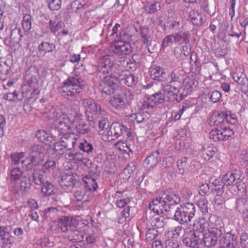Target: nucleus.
<instances>
[{
	"mask_svg": "<svg viewBox=\"0 0 248 248\" xmlns=\"http://www.w3.org/2000/svg\"><path fill=\"white\" fill-rule=\"evenodd\" d=\"M49 24L51 32L53 33L60 30L64 25L63 22L61 21L55 22L51 20L49 21Z\"/></svg>",
	"mask_w": 248,
	"mask_h": 248,
	"instance_id": "nucleus-58",
	"label": "nucleus"
},
{
	"mask_svg": "<svg viewBox=\"0 0 248 248\" xmlns=\"http://www.w3.org/2000/svg\"><path fill=\"white\" fill-rule=\"evenodd\" d=\"M23 175V171L18 168H13L11 171V176L12 180L16 181L18 180Z\"/></svg>",
	"mask_w": 248,
	"mask_h": 248,
	"instance_id": "nucleus-64",
	"label": "nucleus"
},
{
	"mask_svg": "<svg viewBox=\"0 0 248 248\" xmlns=\"http://www.w3.org/2000/svg\"><path fill=\"white\" fill-rule=\"evenodd\" d=\"M31 182L30 177L22 178L20 182V188L22 191H28L31 187Z\"/></svg>",
	"mask_w": 248,
	"mask_h": 248,
	"instance_id": "nucleus-59",
	"label": "nucleus"
},
{
	"mask_svg": "<svg viewBox=\"0 0 248 248\" xmlns=\"http://www.w3.org/2000/svg\"><path fill=\"white\" fill-rule=\"evenodd\" d=\"M124 80V84L129 87L135 85L138 82V78L136 77L134 74L130 73L129 72H128Z\"/></svg>",
	"mask_w": 248,
	"mask_h": 248,
	"instance_id": "nucleus-52",
	"label": "nucleus"
},
{
	"mask_svg": "<svg viewBox=\"0 0 248 248\" xmlns=\"http://www.w3.org/2000/svg\"><path fill=\"white\" fill-rule=\"evenodd\" d=\"M48 2V6L51 10H58L62 4L61 0H46Z\"/></svg>",
	"mask_w": 248,
	"mask_h": 248,
	"instance_id": "nucleus-61",
	"label": "nucleus"
},
{
	"mask_svg": "<svg viewBox=\"0 0 248 248\" xmlns=\"http://www.w3.org/2000/svg\"><path fill=\"white\" fill-rule=\"evenodd\" d=\"M218 128L221 141H225L229 139L234 134L232 130L228 125H225Z\"/></svg>",
	"mask_w": 248,
	"mask_h": 248,
	"instance_id": "nucleus-33",
	"label": "nucleus"
},
{
	"mask_svg": "<svg viewBox=\"0 0 248 248\" xmlns=\"http://www.w3.org/2000/svg\"><path fill=\"white\" fill-rule=\"evenodd\" d=\"M107 139L108 141L113 140L122 136L130 138L131 132L124 125L119 123H113L110 126L107 133Z\"/></svg>",
	"mask_w": 248,
	"mask_h": 248,
	"instance_id": "nucleus-5",
	"label": "nucleus"
},
{
	"mask_svg": "<svg viewBox=\"0 0 248 248\" xmlns=\"http://www.w3.org/2000/svg\"><path fill=\"white\" fill-rule=\"evenodd\" d=\"M82 104L87 112L92 114V118L99 119L100 116H104L106 113L104 109L101 108V106L97 104L91 98L84 99L82 100Z\"/></svg>",
	"mask_w": 248,
	"mask_h": 248,
	"instance_id": "nucleus-7",
	"label": "nucleus"
},
{
	"mask_svg": "<svg viewBox=\"0 0 248 248\" xmlns=\"http://www.w3.org/2000/svg\"><path fill=\"white\" fill-rule=\"evenodd\" d=\"M58 227L61 230L62 232H65L67 231L70 227L69 220L68 217L62 216V217L58 221Z\"/></svg>",
	"mask_w": 248,
	"mask_h": 248,
	"instance_id": "nucleus-42",
	"label": "nucleus"
},
{
	"mask_svg": "<svg viewBox=\"0 0 248 248\" xmlns=\"http://www.w3.org/2000/svg\"><path fill=\"white\" fill-rule=\"evenodd\" d=\"M149 71L151 78L159 82L166 81L169 77L165 69L160 66H151Z\"/></svg>",
	"mask_w": 248,
	"mask_h": 248,
	"instance_id": "nucleus-13",
	"label": "nucleus"
},
{
	"mask_svg": "<svg viewBox=\"0 0 248 248\" xmlns=\"http://www.w3.org/2000/svg\"><path fill=\"white\" fill-rule=\"evenodd\" d=\"M64 232L66 233L65 237L70 241H80L83 237L82 231L78 229H69Z\"/></svg>",
	"mask_w": 248,
	"mask_h": 248,
	"instance_id": "nucleus-19",
	"label": "nucleus"
},
{
	"mask_svg": "<svg viewBox=\"0 0 248 248\" xmlns=\"http://www.w3.org/2000/svg\"><path fill=\"white\" fill-rule=\"evenodd\" d=\"M59 140L55 142L53 150L55 153L58 155H62L64 153V150L66 149L63 144L61 142L60 139Z\"/></svg>",
	"mask_w": 248,
	"mask_h": 248,
	"instance_id": "nucleus-60",
	"label": "nucleus"
},
{
	"mask_svg": "<svg viewBox=\"0 0 248 248\" xmlns=\"http://www.w3.org/2000/svg\"><path fill=\"white\" fill-rule=\"evenodd\" d=\"M180 198L173 192L166 191L160 197L154 199L149 204V208L158 215L169 212L180 202Z\"/></svg>",
	"mask_w": 248,
	"mask_h": 248,
	"instance_id": "nucleus-1",
	"label": "nucleus"
},
{
	"mask_svg": "<svg viewBox=\"0 0 248 248\" xmlns=\"http://www.w3.org/2000/svg\"><path fill=\"white\" fill-rule=\"evenodd\" d=\"M222 234V231L219 228L213 227L209 229L205 232L203 244L208 248L215 247Z\"/></svg>",
	"mask_w": 248,
	"mask_h": 248,
	"instance_id": "nucleus-8",
	"label": "nucleus"
},
{
	"mask_svg": "<svg viewBox=\"0 0 248 248\" xmlns=\"http://www.w3.org/2000/svg\"><path fill=\"white\" fill-rule=\"evenodd\" d=\"M210 182L212 184L211 190L213 192H216L217 193H223L224 192L223 188L225 183L222 178H218L214 179H210Z\"/></svg>",
	"mask_w": 248,
	"mask_h": 248,
	"instance_id": "nucleus-24",
	"label": "nucleus"
},
{
	"mask_svg": "<svg viewBox=\"0 0 248 248\" xmlns=\"http://www.w3.org/2000/svg\"><path fill=\"white\" fill-rule=\"evenodd\" d=\"M239 176L238 174H236V171L235 172L229 171L222 178L224 183L227 186H232L234 185L233 183L237 181V178Z\"/></svg>",
	"mask_w": 248,
	"mask_h": 248,
	"instance_id": "nucleus-30",
	"label": "nucleus"
},
{
	"mask_svg": "<svg viewBox=\"0 0 248 248\" xmlns=\"http://www.w3.org/2000/svg\"><path fill=\"white\" fill-rule=\"evenodd\" d=\"M162 90L167 95L168 101H176L180 102L188 94L178 86H172L170 85L162 86Z\"/></svg>",
	"mask_w": 248,
	"mask_h": 248,
	"instance_id": "nucleus-6",
	"label": "nucleus"
},
{
	"mask_svg": "<svg viewBox=\"0 0 248 248\" xmlns=\"http://www.w3.org/2000/svg\"><path fill=\"white\" fill-rule=\"evenodd\" d=\"M174 38V42H179L183 40L185 43L188 42L189 41V35L188 32H184L182 31H178L175 34L173 35Z\"/></svg>",
	"mask_w": 248,
	"mask_h": 248,
	"instance_id": "nucleus-45",
	"label": "nucleus"
},
{
	"mask_svg": "<svg viewBox=\"0 0 248 248\" xmlns=\"http://www.w3.org/2000/svg\"><path fill=\"white\" fill-rule=\"evenodd\" d=\"M98 71L104 74H109L111 76L116 70L114 62L108 55L104 56L100 58L97 66Z\"/></svg>",
	"mask_w": 248,
	"mask_h": 248,
	"instance_id": "nucleus-9",
	"label": "nucleus"
},
{
	"mask_svg": "<svg viewBox=\"0 0 248 248\" xmlns=\"http://www.w3.org/2000/svg\"><path fill=\"white\" fill-rule=\"evenodd\" d=\"M196 214V207L192 203L181 204L175 210L173 219L181 225L190 222Z\"/></svg>",
	"mask_w": 248,
	"mask_h": 248,
	"instance_id": "nucleus-4",
	"label": "nucleus"
},
{
	"mask_svg": "<svg viewBox=\"0 0 248 248\" xmlns=\"http://www.w3.org/2000/svg\"><path fill=\"white\" fill-rule=\"evenodd\" d=\"M76 132L80 134H85L90 131L89 125L84 122H80L75 126Z\"/></svg>",
	"mask_w": 248,
	"mask_h": 248,
	"instance_id": "nucleus-43",
	"label": "nucleus"
},
{
	"mask_svg": "<svg viewBox=\"0 0 248 248\" xmlns=\"http://www.w3.org/2000/svg\"><path fill=\"white\" fill-rule=\"evenodd\" d=\"M234 80L241 86H246L248 84V78L244 74H235L233 76Z\"/></svg>",
	"mask_w": 248,
	"mask_h": 248,
	"instance_id": "nucleus-50",
	"label": "nucleus"
},
{
	"mask_svg": "<svg viewBox=\"0 0 248 248\" xmlns=\"http://www.w3.org/2000/svg\"><path fill=\"white\" fill-rule=\"evenodd\" d=\"M25 156V153L23 152L16 153L11 155V159L12 162L15 165L19 164L21 163L22 159Z\"/></svg>",
	"mask_w": 248,
	"mask_h": 248,
	"instance_id": "nucleus-62",
	"label": "nucleus"
},
{
	"mask_svg": "<svg viewBox=\"0 0 248 248\" xmlns=\"http://www.w3.org/2000/svg\"><path fill=\"white\" fill-rule=\"evenodd\" d=\"M159 215H155L152 217L150 220V223L152 227L157 229H162L166 225V221L162 216H159Z\"/></svg>",
	"mask_w": 248,
	"mask_h": 248,
	"instance_id": "nucleus-29",
	"label": "nucleus"
},
{
	"mask_svg": "<svg viewBox=\"0 0 248 248\" xmlns=\"http://www.w3.org/2000/svg\"><path fill=\"white\" fill-rule=\"evenodd\" d=\"M56 48V46L54 44L47 42H42L38 47V50L40 53L44 52L45 53L55 51Z\"/></svg>",
	"mask_w": 248,
	"mask_h": 248,
	"instance_id": "nucleus-31",
	"label": "nucleus"
},
{
	"mask_svg": "<svg viewBox=\"0 0 248 248\" xmlns=\"http://www.w3.org/2000/svg\"><path fill=\"white\" fill-rule=\"evenodd\" d=\"M118 87L117 83L114 81L111 76L104 77L99 84V89L107 95L113 93Z\"/></svg>",
	"mask_w": 248,
	"mask_h": 248,
	"instance_id": "nucleus-10",
	"label": "nucleus"
},
{
	"mask_svg": "<svg viewBox=\"0 0 248 248\" xmlns=\"http://www.w3.org/2000/svg\"><path fill=\"white\" fill-rule=\"evenodd\" d=\"M150 97L155 105V104H161L165 101H168L167 95L162 90L152 94Z\"/></svg>",
	"mask_w": 248,
	"mask_h": 248,
	"instance_id": "nucleus-34",
	"label": "nucleus"
},
{
	"mask_svg": "<svg viewBox=\"0 0 248 248\" xmlns=\"http://www.w3.org/2000/svg\"><path fill=\"white\" fill-rule=\"evenodd\" d=\"M144 9L148 14H155L160 10L161 4L158 1H154L153 3H148L145 6Z\"/></svg>",
	"mask_w": 248,
	"mask_h": 248,
	"instance_id": "nucleus-40",
	"label": "nucleus"
},
{
	"mask_svg": "<svg viewBox=\"0 0 248 248\" xmlns=\"http://www.w3.org/2000/svg\"><path fill=\"white\" fill-rule=\"evenodd\" d=\"M218 239L220 248H236L238 244V237L235 234L228 232Z\"/></svg>",
	"mask_w": 248,
	"mask_h": 248,
	"instance_id": "nucleus-11",
	"label": "nucleus"
},
{
	"mask_svg": "<svg viewBox=\"0 0 248 248\" xmlns=\"http://www.w3.org/2000/svg\"><path fill=\"white\" fill-rule=\"evenodd\" d=\"M167 27L171 31H176L181 28L182 24L177 17L168 16L166 20Z\"/></svg>",
	"mask_w": 248,
	"mask_h": 248,
	"instance_id": "nucleus-22",
	"label": "nucleus"
},
{
	"mask_svg": "<svg viewBox=\"0 0 248 248\" xmlns=\"http://www.w3.org/2000/svg\"><path fill=\"white\" fill-rule=\"evenodd\" d=\"M205 232L200 230H194L192 234V236L202 245L204 237Z\"/></svg>",
	"mask_w": 248,
	"mask_h": 248,
	"instance_id": "nucleus-63",
	"label": "nucleus"
},
{
	"mask_svg": "<svg viewBox=\"0 0 248 248\" xmlns=\"http://www.w3.org/2000/svg\"><path fill=\"white\" fill-rule=\"evenodd\" d=\"M170 80L169 84L167 85H170L172 86H180L182 81V76L179 71H173L170 75Z\"/></svg>",
	"mask_w": 248,
	"mask_h": 248,
	"instance_id": "nucleus-36",
	"label": "nucleus"
},
{
	"mask_svg": "<svg viewBox=\"0 0 248 248\" xmlns=\"http://www.w3.org/2000/svg\"><path fill=\"white\" fill-rule=\"evenodd\" d=\"M183 242L186 246L192 248H199L200 245H201L192 236L191 237H186L183 239Z\"/></svg>",
	"mask_w": 248,
	"mask_h": 248,
	"instance_id": "nucleus-51",
	"label": "nucleus"
},
{
	"mask_svg": "<svg viewBox=\"0 0 248 248\" xmlns=\"http://www.w3.org/2000/svg\"><path fill=\"white\" fill-rule=\"evenodd\" d=\"M45 148L42 144H34L30 148V155L44 157Z\"/></svg>",
	"mask_w": 248,
	"mask_h": 248,
	"instance_id": "nucleus-38",
	"label": "nucleus"
},
{
	"mask_svg": "<svg viewBox=\"0 0 248 248\" xmlns=\"http://www.w3.org/2000/svg\"><path fill=\"white\" fill-rule=\"evenodd\" d=\"M0 237L4 245H12L14 241L12 240L11 233L5 226H0Z\"/></svg>",
	"mask_w": 248,
	"mask_h": 248,
	"instance_id": "nucleus-25",
	"label": "nucleus"
},
{
	"mask_svg": "<svg viewBox=\"0 0 248 248\" xmlns=\"http://www.w3.org/2000/svg\"><path fill=\"white\" fill-rule=\"evenodd\" d=\"M111 50L115 54L121 56L129 55L132 51V47L128 43L118 41L111 46Z\"/></svg>",
	"mask_w": 248,
	"mask_h": 248,
	"instance_id": "nucleus-12",
	"label": "nucleus"
},
{
	"mask_svg": "<svg viewBox=\"0 0 248 248\" xmlns=\"http://www.w3.org/2000/svg\"><path fill=\"white\" fill-rule=\"evenodd\" d=\"M195 83V79L193 77L187 76L183 80L182 85L179 88L188 94L192 92Z\"/></svg>",
	"mask_w": 248,
	"mask_h": 248,
	"instance_id": "nucleus-21",
	"label": "nucleus"
},
{
	"mask_svg": "<svg viewBox=\"0 0 248 248\" xmlns=\"http://www.w3.org/2000/svg\"><path fill=\"white\" fill-rule=\"evenodd\" d=\"M189 17L192 23L197 26L201 25L206 19L204 15L196 10H192L189 13Z\"/></svg>",
	"mask_w": 248,
	"mask_h": 248,
	"instance_id": "nucleus-23",
	"label": "nucleus"
},
{
	"mask_svg": "<svg viewBox=\"0 0 248 248\" xmlns=\"http://www.w3.org/2000/svg\"><path fill=\"white\" fill-rule=\"evenodd\" d=\"M202 156L205 160H209L215 155V152L211 147L207 146V147H203L202 152Z\"/></svg>",
	"mask_w": 248,
	"mask_h": 248,
	"instance_id": "nucleus-54",
	"label": "nucleus"
},
{
	"mask_svg": "<svg viewBox=\"0 0 248 248\" xmlns=\"http://www.w3.org/2000/svg\"><path fill=\"white\" fill-rule=\"evenodd\" d=\"M236 208L239 212L244 211L248 209V199L243 198H239L236 201Z\"/></svg>",
	"mask_w": 248,
	"mask_h": 248,
	"instance_id": "nucleus-46",
	"label": "nucleus"
},
{
	"mask_svg": "<svg viewBox=\"0 0 248 248\" xmlns=\"http://www.w3.org/2000/svg\"><path fill=\"white\" fill-rule=\"evenodd\" d=\"M59 137H60L58 134L57 135L56 132L53 130L51 131V134H49L46 136V139L44 140L43 143H44L45 144L49 145L51 143L53 142L55 143L56 141L58 140Z\"/></svg>",
	"mask_w": 248,
	"mask_h": 248,
	"instance_id": "nucleus-57",
	"label": "nucleus"
},
{
	"mask_svg": "<svg viewBox=\"0 0 248 248\" xmlns=\"http://www.w3.org/2000/svg\"><path fill=\"white\" fill-rule=\"evenodd\" d=\"M23 35L21 33V29L16 26L11 30L10 39L16 42H19L21 40Z\"/></svg>",
	"mask_w": 248,
	"mask_h": 248,
	"instance_id": "nucleus-44",
	"label": "nucleus"
},
{
	"mask_svg": "<svg viewBox=\"0 0 248 248\" xmlns=\"http://www.w3.org/2000/svg\"><path fill=\"white\" fill-rule=\"evenodd\" d=\"M50 108L46 109L44 113L47 114V117L49 119H55L57 121L55 122V128L54 131L56 132L58 131V135L61 136L65 132L69 131L71 129V126L74 122L72 121L69 116L64 114H60L56 111L55 109L52 106H49Z\"/></svg>",
	"mask_w": 248,
	"mask_h": 248,
	"instance_id": "nucleus-3",
	"label": "nucleus"
},
{
	"mask_svg": "<svg viewBox=\"0 0 248 248\" xmlns=\"http://www.w3.org/2000/svg\"><path fill=\"white\" fill-rule=\"evenodd\" d=\"M25 78L31 87L34 86V85L37 82V79L36 77L31 74V68H28L26 71Z\"/></svg>",
	"mask_w": 248,
	"mask_h": 248,
	"instance_id": "nucleus-53",
	"label": "nucleus"
},
{
	"mask_svg": "<svg viewBox=\"0 0 248 248\" xmlns=\"http://www.w3.org/2000/svg\"><path fill=\"white\" fill-rule=\"evenodd\" d=\"M59 139H60L67 150H72L75 149L77 139L73 135H62V137H59Z\"/></svg>",
	"mask_w": 248,
	"mask_h": 248,
	"instance_id": "nucleus-18",
	"label": "nucleus"
},
{
	"mask_svg": "<svg viewBox=\"0 0 248 248\" xmlns=\"http://www.w3.org/2000/svg\"><path fill=\"white\" fill-rule=\"evenodd\" d=\"M235 191H242L243 192L246 188V184L243 182V180L241 179L240 177L239 176L237 178L236 183L234 184L232 186Z\"/></svg>",
	"mask_w": 248,
	"mask_h": 248,
	"instance_id": "nucleus-55",
	"label": "nucleus"
},
{
	"mask_svg": "<svg viewBox=\"0 0 248 248\" xmlns=\"http://www.w3.org/2000/svg\"><path fill=\"white\" fill-rule=\"evenodd\" d=\"M56 167V162L53 159H48L42 166L41 170L45 173L53 170Z\"/></svg>",
	"mask_w": 248,
	"mask_h": 248,
	"instance_id": "nucleus-49",
	"label": "nucleus"
},
{
	"mask_svg": "<svg viewBox=\"0 0 248 248\" xmlns=\"http://www.w3.org/2000/svg\"><path fill=\"white\" fill-rule=\"evenodd\" d=\"M46 174L41 169H36L33 171L32 177L35 185H41L45 181Z\"/></svg>",
	"mask_w": 248,
	"mask_h": 248,
	"instance_id": "nucleus-28",
	"label": "nucleus"
},
{
	"mask_svg": "<svg viewBox=\"0 0 248 248\" xmlns=\"http://www.w3.org/2000/svg\"><path fill=\"white\" fill-rule=\"evenodd\" d=\"M88 171L92 175L93 177H98L100 174V171L98 170V167L96 163L91 161V164L87 168Z\"/></svg>",
	"mask_w": 248,
	"mask_h": 248,
	"instance_id": "nucleus-56",
	"label": "nucleus"
},
{
	"mask_svg": "<svg viewBox=\"0 0 248 248\" xmlns=\"http://www.w3.org/2000/svg\"><path fill=\"white\" fill-rule=\"evenodd\" d=\"M150 117V113L147 111L134 113L131 115V117L138 124L147 121Z\"/></svg>",
	"mask_w": 248,
	"mask_h": 248,
	"instance_id": "nucleus-32",
	"label": "nucleus"
},
{
	"mask_svg": "<svg viewBox=\"0 0 248 248\" xmlns=\"http://www.w3.org/2000/svg\"><path fill=\"white\" fill-rule=\"evenodd\" d=\"M109 103L117 109H120L124 108L125 105L127 103V100L125 94L122 93L116 94L113 97L109 100Z\"/></svg>",
	"mask_w": 248,
	"mask_h": 248,
	"instance_id": "nucleus-17",
	"label": "nucleus"
},
{
	"mask_svg": "<svg viewBox=\"0 0 248 248\" xmlns=\"http://www.w3.org/2000/svg\"><path fill=\"white\" fill-rule=\"evenodd\" d=\"M225 112L217 111L214 112L210 117L209 124L212 126L221 127L225 126Z\"/></svg>",
	"mask_w": 248,
	"mask_h": 248,
	"instance_id": "nucleus-15",
	"label": "nucleus"
},
{
	"mask_svg": "<svg viewBox=\"0 0 248 248\" xmlns=\"http://www.w3.org/2000/svg\"><path fill=\"white\" fill-rule=\"evenodd\" d=\"M77 182L76 179L72 172L64 173L61 177L60 185L61 186L71 187L74 186Z\"/></svg>",
	"mask_w": 248,
	"mask_h": 248,
	"instance_id": "nucleus-20",
	"label": "nucleus"
},
{
	"mask_svg": "<svg viewBox=\"0 0 248 248\" xmlns=\"http://www.w3.org/2000/svg\"><path fill=\"white\" fill-rule=\"evenodd\" d=\"M100 116L101 119L98 121V133L99 135H103L109 127V123L107 119L103 117L104 116Z\"/></svg>",
	"mask_w": 248,
	"mask_h": 248,
	"instance_id": "nucleus-41",
	"label": "nucleus"
},
{
	"mask_svg": "<svg viewBox=\"0 0 248 248\" xmlns=\"http://www.w3.org/2000/svg\"><path fill=\"white\" fill-rule=\"evenodd\" d=\"M130 202L128 198L121 199L116 202V205L119 208H123L121 212V216L119 218V222H123L130 216V206L128 205Z\"/></svg>",
	"mask_w": 248,
	"mask_h": 248,
	"instance_id": "nucleus-14",
	"label": "nucleus"
},
{
	"mask_svg": "<svg viewBox=\"0 0 248 248\" xmlns=\"http://www.w3.org/2000/svg\"><path fill=\"white\" fill-rule=\"evenodd\" d=\"M31 16L29 14H26L23 16L22 26L26 35H28L31 29Z\"/></svg>",
	"mask_w": 248,
	"mask_h": 248,
	"instance_id": "nucleus-37",
	"label": "nucleus"
},
{
	"mask_svg": "<svg viewBox=\"0 0 248 248\" xmlns=\"http://www.w3.org/2000/svg\"><path fill=\"white\" fill-rule=\"evenodd\" d=\"M160 157L159 152L156 150L149 155L144 161V166L148 170L154 168L157 164Z\"/></svg>",
	"mask_w": 248,
	"mask_h": 248,
	"instance_id": "nucleus-16",
	"label": "nucleus"
},
{
	"mask_svg": "<svg viewBox=\"0 0 248 248\" xmlns=\"http://www.w3.org/2000/svg\"><path fill=\"white\" fill-rule=\"evenodd\" d=\"M128 72L127 71H116L115 70L111 77L117 84L118 83L124 84V80H125L124 79L126 78V76H127Z\"/></svg>",
	"mask_w": 248,
	"mask_h": 248,
	"instance_id": "nucleus-39",
	"label": "nucleus"
},
{
	"mask_svg": "<svg viewBox=\"0 0 248 248\" xmlns=\"http://www.w3.org/2000/svg\"><path fill=\"white\" fill-rule=\"evenodd\" d=\"M131 140H125L124 141H119L116 144L115 146L120 151L129 155V153L133 152L134 146L131 144Z\"/></svg>",
	"mask_w": 248,
	"mask_h": 248,
	"instance_id": "nucleus-26",
	"label": "nucleus"
},
{
	"mask_svg": "<svg viewBox=\"0 0 248 248\" xmlns=\"http://www.w3.org/2000/svg\"><path fill=\"white\" fill-rule=\"evenodd\" d=\"M96 178L94 177H92L91 176L85 177L83 179V181L85 184V187L88 188L90 191H95L98 187L97 184L95 181Z\"/></svg>",
	"mask_w": 248,
	"mask_h": 248,
	"instance_id": "nucleus-35",
	"label": "nucleus"
},
{
	"mask_svg": "<svg viewBox=\"0 0 248 248\" xmlns=\"http://www.w3.org/2000/svg\"><path fill=\"white\" fill-rule=\"evenodd\" d=\"M86 86L80 76L76 75L69 77L59 88V92L65 98L69 99L83 91Z\"/></svg>",
	"mask_w": 248,
	"mask_h": 248,
	"instance_id": "nucleus-2",
	"label": "nucleus"
},
{
	"mask_svg": "<svg viewBox=\"0 0 248 248\" xmlns=\"http://www.w3.org/2000/svg\"><path fill=\"white\" fill-rule=\"evenodd\" d=\"M79 148L80 150L87 153L88 155L92 154L93 151V147L92 144L86 140L83 142L80 143Z\"/></svg>",
	"mask_w": 248,
	"mask_h": 248,
	"instance_id": "nucleus-47",
	"label": "nucleus"
},
{
	"mask_svg": "<svg viewBox=\"0 0 248 248\" xmlns=\"http://www.w3.org/2000/svg\"><path fill=\"white\" fill-rule=\"evenodd\" d=\"M41 185V192L43 197L49 196L55 193V188L51 183L46 181Z\"/></svg>",
	"mask_w": 248,
	"mask_h": 248,
	"instance_id": "nucleus-27",
	"label": "nucleus"
},
{
	"mask_svg": "<svg viewBox=\"0 0 248 248\" xmlns=\"http://www.w3.org/2000/svg\"><path fill=\"white\" fill-rule=\"evenodd\" d=\"M208 202L205 198H200L196 202V205L203 214L208 212Z\"/></svg>",
	"mask_w": 248,
	"mask_h": 248,
	"instance_id": "nucleus-48",
	"label": "nucleus"
}]
</instances>
